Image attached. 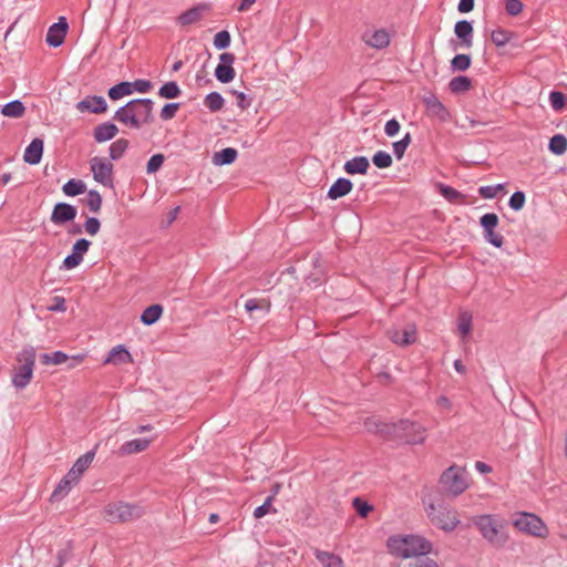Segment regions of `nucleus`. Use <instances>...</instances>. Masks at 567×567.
Here are the masks:
<instances>
[{"label":"nucleus","mask_w":567,"mask_h":567,"mask_svg":"<svg viewBox=\"0 0 567 567\" xmlns=\"http://www.w3.org/2000/svg\"><path fill=\"white\" fill-rule=\"evenodd\" d=\"M365 426L369 431H377L383 435L399 439L408 444H420L426 439V427L421 423L411 420H400L396 423H377L367 421Z\"/></svg>","instance_id":"1"},{"label":"nucleus","mask_w":567,"mask_h":567,"mask_svg":"<svg viewBox=\"0 0 567 567\" xmlns=\"http://www.w3.org/2000/svg\"><path fill=\"white\" fill-rule=\"evenodd\" d=\"M153 107L151 99H135L117 109L114 120L131 128H141L154 121Z\"/></svg>","instance_id":"2"},{"label":"nucleus","mask_w":567,"mask_h":567,"mask_svg":"<svg viewBox=\"0 0 567 567\" xmlns=\"http://www.w3.org/2000/svg\"><path fill=\"white\" fill-rule=\"evenodd\" d=\"M386 545L392 555L402 559L427 555L432 551V543L416 534L391 536Z\"/></svg>","instance_id":"3"},{"label":"nucleus","mask_w":567,"mask_h":567,"mask_svg":"<svg viewBox=\"0 0 567 567\" xmlns=\"http://www.w3.org/2000/svg\"><path fill=\"white\" fill-rule=\"evenodd\" d=\"M474 525L480 530L482 537L494 546H503L508 540L506 522L504 519L486 514L476 517Z\"/></svg>","instance_id":"4"},{"label":"nucleus","mask_w":567,"mask_h":567,"mask_svg":"<svg viewBox=\"0 0 567 567\" xmlns=\"http://www.w3.org/2000/svg\"><path fill=\"white\" fill-rule=\"evenodd\" d=\"M468 481L470 475L464 467L452 465L442 473L440 485L445 494L455 497L467 489Z\"/></svg>","instance_id":"5"},{"label":"nucleus","mask_w":567,"mask_h":567,"mask_svg":"<svg viewBox=\"0 0 567 567\" xmlns=\"http://www.w3.org/2000/svg\"><path fill=\"white\" fill-rule=\"evenodd\" d=\"M425 512L432 524L444 532H452L460 524L456 511L443 503H431L425 507Z\"/></svg>","instance_id":"6"},{"label":"nucleus","mask_w":567,"mask_h":567,"mask_svg":"<svg viewBox=\"0 0 567 567\" xmlns=\"http://www.w3.org/2000/svg\"><path fill=\"white\" fill-rule=\"evenodd\" d=\"M35 353L33 349L23 350L18 355V365L12 372V384L14 388L22 390L31 381L34 370Z\"/></svg>","instance_id":"7"},{"label":"nucleus","mask_w":567,"mask_h":567,"mask_svg":"<svg viewBox=\"0 0 567 567\" xmlns=\"http://www.w3.org/2000/svg\"><path fill=\"white\" fill-rule=\"evenodd\" d=\"M144 514L142 506L124 502L110 503L104 507V515L112 523H126Z\"/></svg>","instance_id":"8"},{"label":"nucleus","mask_w":567,"mask_h":567,"mask_svg":"<svg viewBox=\"0 0 567 567\" xmlns=\"http://www.w3.org/2000/svg\"><path fill=\"white\" fill-rule=\"evenodd\" d=\"M513 526L527 535L545 538L548 535V528L540 517L535 514L520 512L513 517Z\"/></svg>","instance_id":"9"},{"label":"nucleus","mask_w":567,"mask_h":567,"mask_svg":"<svg viewBox=\"0 0 567 567\" xmlns=\"http://www.w3.org/2000/svg\"><path fill=\"white\" fill-rule=\"evenodd\" d=\"M93 179L106 188L114 187V165L106 157L94 156L90 159Z\"/></svg>","instance_id":"10"},{"label":"nucleus","mask_w":567,"mask_h":567,"mask_svg":"<svg viewBox=\"0 0 567 567\" xmlns=\"http://www.w3.org/2000/svg\"><path fill=\"white\" fill-rule=\"evenodd\" d=\"M480 224L483 228L484 239L496 248H501L504 244V237L495 231L498 225V216L494 213L484 214L480 218Z\"/></svg>","instance_id":"11"},{"label":"nucleus","mask_w":567,"mask_h":567,"mask_svg":"<svg viewBox=\"0 0 567 567\" xmlns=\"http://www.w3.org/2000/svg\"><path fill=\"white\" fill-rule=\"evenodd\" d=\"M90 246V240L85 238L78 239L72 247V252L64 258L61 269L70 270L78 267L83 261V257L87 252Z\"/></svg>","instance_id":"12"},{"label":"nucleus","mask_w":567,"mask_h":567,"mask_svg":"<svg viewBox=\"0 0 567 567\" xmlns=\"http://www.w3.org/2000/svg\"><path fill=\"white\" fill-rule=\"evenodd\" d=\"M212 11V7L208 3H199L182 14L176 19L177 24L181 27H188L202 21Z\"/></svg>","instance_id":"13"},{"label":"nucleus","mask_w":567,"mask_h":567,"mask_svg":"<svg viewBox=\"0 0 567 567\" xmlns=\"http://www.w3.org/2000/svg\"><path fill=\"white\" fill-rule=\"evenodd\" d=\"M220 63L215 69V76L221 83H229L234 80L236 72L233 68L235 56L233 53H221Z\"/></svg>","instance_id":"14"},{"label":"nucleus","mask_w":567,"mask_h":567,"mask_svg":"<svg viewBox=\"0 0 567 567\" xmlns=\"http://www.w3.org/2000/svg\"><path fill=\"white\" fill-rule=\"evenodd\" d=\"M68 29L69 24L66 19L64 17H60L59 21L49 28L45 42L53 48L60 47L64 42Z\"/></svg>","instance_id":"15"},{"label":"nucleus","mask_w":567,"mask_h":567,"mask_svg":"<svg viewBox=\"0 0 567 567\" xmlns=\"http://www.w3.org/2000/svg\"><path fill=\"white\" fill-rule=\"evenodd\" d=\"M362 41L377 50H382L390 44V34L385 29L367 30L362 33Z\"/></svg>","instance_id":"16"},{"label":"nucleus","mask_w":567,"mask_h":567,"mask_svg":"<svg viewBox=\"0 0 567 567\" xmlns=\"http://www.w3.org/2000/svg\"><path fill=\"white\" fill-rule=\"evenodd\" d=\"M423 102L426 114L430 117L439 120L440 122H446L450 118V112L434 94L425 96Z\"/></svg>","instance_id":"17"},{"label":"nucleus","mask_w":567,"mask_h":567,"mask_svg":"<svg viewBox=\"0 0 567 567\" xmlns=\"http://www.w3.org/2000/svg\"><path fill=\"white\" fill-rule=\"evenodd\" d=\"M76 208L68 203H58L51 213V221L55 225H62L73 220L76 217Z\"/></svg>","instance_id":"18"},{"label":"nucleus","mask_w":567,"mask_h":567,"mask_svg":"<svg viewBox=\"0 0 567 567\" xmlns=\"http://www.w3.org/2000/svg\"><path fill=\"white\" fill-rule=\"evenodd\" d=\"M76 110L81 113L89 112L93 114H101L107 110V103L103 96H86L82 101L78 102Z\"/></svg>","instance_id":"19"},{"label":"nucleus","mask_w":567,"mask_h":567,"mask_svg":"<svg viewBox=\"0 0 567 567\" xmlns=\"http://www.w3.org/2000/svg\"><path fill=\"white\" fill-rule=\"evenodd\" d=\"M454 33L461 41V47L470 49L473 45V24L467 20H460L454 25Z\"/></svg>","instance_id":"20"},{"label":"nucleus","mask_w":567,"mask_h":567,"mask_svg":"<svg viewBox=\"0 0 567 567\" xmlns=\"http://www.w3.org/2000/svg\"><path fill=\"white\" fill-rule=\"evenodd\" d=\"M389 339L399 346H409L415 341V328L406 327L402 331L396 328H391L386 332Z\"/></svg>","instance_id":"21"},{"label":"nucleus","mask_w":567,"mask_h":567,"mask_svg":"<svg viewBox=\"0 0 567 567\" xmlns=\"http://www.w3.org/2000/svg\"><path fill=\"white\" fill-rule=\"evenodd\" d=\"M313 555L321 567H344V561L341 556L332 551L315 548Z\"/></svg>","instance_id":"22"},{"label":"nucleus","mask_w":567,"mask_h":567,"mask_svg":"<svg viewBox=\"0 0 567 567\" xmlns=\"http://www.w3.org/2000/svg\"><path fill=\"white\" fill-rule=\"evenodd\" d=\"M43 154V141L41 138H33L27 146L23 155L25 163L37 165L40 163Z\"/></svg>","instance_id":"23"},{"label":"nucleus","mask_w":567,"mask_h":567,"mask_svg":"<svg viewBox=\"0 0 567 567\" xmlns=\"http://www.w3.org/2000/svg\"><path fill=\"white\" fill-rule=\"evenodd\" d=\"M118 133V128L114 123L104 122L94 127L93 137L97 143H105L114 138Z\"/></svg>","instance_id":"24"},{"label":"nucleus","mask_w":567,"mask_h":567,"mask_svg":"<svg viewBox=\"0 0 567 567\" xmlns=\"http://www.w3.org/2000/svg\"><path fill=\"white\" fill-rule=\"evenodd\" d=\"M151 442L152 440L146 437L127 441L121 445V447L118 449V453L121 455H131L143 452L150 446Z\"/></svg>","instance_id":"25"},{"label":"nucleus","mask_w":567,"mask_h":567,"mask_svg":"<svg viewBox=\"0 0 567 567\" xmlns=\"http://www.w3.org/2000/svg\"><path fill=\"white\" fill-rule=\"evenodd\" d=\"M351 189L352 182L348 178L340 177L330 186L328 197L330 199H338L349 194Z\"/></svg>","instance_id":"26"},{"label":"nucleus","mask_w":567,"mask_h":567,"mask_svg":"<svg viewBox=\"0 0 567 567\" xmlns=\"http://www.w3.org/2000/svg\"><path fill=\"white\" fill-rule=\"evenodd\" d=\"M132 362V355L128 352V350L120 344L114 347L107 354V357L104 360V363H113V364H121V363H128Z\"/></svg>","instance_id":"27"},{"label":"nucleus","mask_w":567,"mask_h":567,"mask_svg":"<svg viewBox=\"0 0 567 567\" xmlns=\"http://www.w3.org/2000/svg\"><path fill=\"white\" fill-rule=\"evenodd\" d=\"M370 166L369 159L365 156H355L346 162L343 169L348 174H365Z\"/></svg>","instance_id":"28"},{"label":"nucleus","mask_w":567,"mask_h":567,"mask_svg":"<svg viewBox=\"0 0 567 567\" xmlns=\"http://www.w3.org/2000/svg\"><path fill=\"white\" fill-rule=\"evenodd\" d=\"M237 156V150L233 147H227L221 150L220 152H216L213 155L212 162L216 166L229 165L236 161Z\"/></svg>","instance_id":"29"},{"label":"nucleus","mask_w":567,"mask_h":567,"mask_svg":"<svg viewBox=\"0 0 567 567\" xmlns=\"http://www.w3.org/2000/svg\"><path fill=\"white\" fill-rule=\"evenodd\" d=\"M162 313L163 307L161 305H152L142 312L141 321L145 326H152L161 318Z\"/></svg>","instance_id":"30"},{"label":"nucleus","mask_w":567,"mask_h":567,"mask_svg":"<svg viewBox=\"0 0 567 567\" xmlns=\"http://www.w3.org/2000/svg\"><path fill=\"white\" fill-rule=\"evenodd\" d=\"M130 146V142L125 138L114 141L109 147L110 161H118L123 157Z\"/></svg>","instance_id":"31"},{"label":"nucleus","mask_w":567,"mask_h":567,"mask_svg":"<svg viewBox=\"0 0 567 567\" xmlns=\"http://www.w3.org/2000/svg\"><path fill=\"white\" fill-rule=\"evenodd\" d=\"M25 107L20 100L11 101L2 105V115L13 118L23 116Z\"/></svg>","instance_id":"32"},{"label":"nucleus","mask_w":567,"mask_h":567,"mask_svg":"<svg viewBox=\"0 0 567 567\" xmlns=\"http://www.w3.org/2000/svg\"><path fill=\"white\" fill-rule=\"evenodd\" d=\"M471 87V79L464 75L455 76L449 83L450 91L455 94L467 92Z\"/></svg>","instance_id":"33"},{"label":"nucleus","mask_w":567,"mask_h":567,"mask_svg":"<svg viewBox=\"0 0 567 567\" xmlns=\"http://www.w3.org/2000/svg\"><path fill=\"white\" fill-rule=\"evenodd\" d=\"M133 93V85L131 82H121L114 86H112L107 94L111 100H120L123 96L130 95Z\"/></svg>","instance_id":"34"},{"label":"nucleus","mask_w":567,"mask_h":567,"mask_svg":"<svg viewBox=\"0 0 567 567\" xmlns=\"http://www.w3.org/2000/svg\"><path fill=\"white\" fill-rule=\"evenodd\" d=\"M85 188V184L81 179H70L62 186L63 193L70 197L83 194Z\"/></svg>","instance_id":"35"},{"label":"nucleus","mask_w":567,"mask_h":567,"mask_svg":"<svg viewBox=\"0 0 567 567\" xmlns=\"http://www.w3.org/2000/svg\"><path fill=\"white\" fill-rule=\"evenodd\" d=\"M548 148L555 155H563L567 151V138L563 134L554 135L549 141Z\"/></svg>","instance_id":"36"},{"label":"nucleus","mask_w":567,"mask_h":567,"mask_svg":"<svg viewBox=\"0 0 567 567\" xmlns=\"http://www.w3.org/2000/svg\"><path fill=\"white\" fill-rule=\"evenodd\" d=\"M224 103L225 100L218 92H212L204 99V104L210 112L220 111L224 106Z\"/></svg>","instance_id":"37"},{"label":"nucleus","mask_w":567,"mask_h":567,"mask_svg":"<svg viewBox=\"0 0 567 567\" xmlns=\"http://www.w3.org/2000/svg\"><path fill=\"white\" fill-rule=\"evenodd\" d=\"M94 456H95V452L94 451L86 452L85 454H83L82 456H80L75 461V463L73 464V466L71 468L74 472H76L80 475H82L89 468L91 463L93 462Z\"/></svg>","instance_id":"38"},{"label":"nucleus","mask_w":567,"mask_h":567,"mask_svg":"<svg viewBox=\"0 0 567 567\" xmlns=\"http://www.w3.org/2000/svg\"><path fill=\"white\" fill-rule=\"evenodd\" d=\"M181 93L182 91L175 81L166 82L158 90V95L163 99H176Z\"/></svg>","instance_id":"39"},{"label":"nucleus","mask_w":567,"mask_h":567,"mask_svg":"<svg viewBox=\"0 0 567 567\" xmlns=\"http://www.w3.org/2000/svg\"><path fill=\"white\" fill-rule=\"evenodd\" d=\"M436 187L439 188L441 195L449 202L451 203H455V202H458L460 199H462L464 196L463 194H461L457 189L449 186V185H445V184H442V183H437L436 184Z\"/></svg>","instance_id":"40"},{"label":"nucleus","mask_w":567,"mask_h":567,"mask_svg":"<svg viewBox=\"0 0 567 567\" xmlns=\"http://www.w3.org/2000/svg\"><path fill=\"white\" fill-rule=\"evenodd\" d=\"M41 361L43 364H62L68 361L69 357L66 353L62 351H54L52 353H43L41 354Z\"/></svg>","instance_id":"41"},{"label":"nucleus","mask_w":567,"mask_h":567,"mask_svg":"<svg viewBox=\"0 0 567 567\" xmlns=\"http://www.w3.org/2000/svg\"><path fill=\"white\" fill-rule=\"evenodd\" d=\"M457 330L462 338H466L472 330V316L468 312H462L457 321Z\"/></svg>","instance_id":"42"},{"label":"nucleus","mask_w":567,"mask_h":567,"mask_svg":"<svg viewBox=\"0 0 567 567\" xmlns=\"http://www.w3.org/2000/svg\"><path fill=\"white\" fill-rule=\"evenodd\" d=\"M471 66V56L468 54H456L451 61L453 71H466Z\"/></svg>","instance_id":"43"},{"label":"nucleus","mask_w":567,"mask_h":567,"mask_svg":"<svg viewBox=\"0 0 567 567\" xmlns=\"http://www.w3.org/2000/svg\"><path fill=\"white\" fill-rule=\"evenodd\" d=\"M86 206L92 213H99L102 206V197L95 189H91L86 195Z\"/></svg>","instance_id":"44"},{"label":"nucleus","mask_w":567,"mask_h":567,"mask_svg":"<svg viewBox=\"0 0 567 567\" xmlns=\"http://www.w3.org/2000/svg\"><path fill=\"white\" fill-rule=\"evenodd\" d=\"M372 163L378 168H388V167H390L392 165L393 161H392L391 155L388 152H385V151H378L372 156Z\"/></svg>","instance_id":"45"},{"label":"nucleus","mask_w":567,"mask_h":567,"mask_svg":"<svg viewBox=\"0 0 567 567\" xmlns=\"http://www.w3.org/2000/svg\"><path fill=\"white\" fill-rule=\"evenodd\" d=\"M549 103L553 110L561 111L566 106L567 97L561 92L553 91L549 94Z\"/></svg>","instance_id":"46"},{"label":"nucleus","mask_w":567,"mask_h":567,"mask_svg":"<svg viewBox=\"0 0 567 567\" xmlns=\"http://www.w3.org/2000/svg\"><path fill=\"white\" fill-rule=\"evenodd\" d=\"M230 41L229 32L227 30H223L215 34L213 43L217 50H224L230 45Z\"/></svg>","instance_id":"47"},{"label":"nucleus","mask_w":567,"mask_h":567,"mask_svg":"<svg viewBox=\"0 0 567 567\" xmlns=\"http://www.w3.org/2000/svg\"><path fill=\"white\" fill-rule=\"evenodd\" d=\"M72 486L73 484H71L66 478L63 477L55 487V489L53 491L51 498L61 499L65 497L70 493Z\"/></svg>","instance_id":"48"},{"label":"nucleus","mask_w":567,"mask_h":567,"mask_svg":"<svg viewBox=\"0 0 567 567\" xmlns=\"http://www.w3.org/2000/svg\"><path fill=\"white\" fill-rule=\"evenodd\" d=\"M504 189V184L486 185L478 188V194L486 199H492Z\"/></svg>","instance_id":"49"},{"label":"nucleus","mask_w":567,"mask_h":567,"mask_svg":"<svg viewBox=\"0 0 567 567\" xmlns=\"http://www.w3.org/2000/svg\"><path fill=\"white\" fill-rule=\"evenodd\" d=\"M410 143H411L410 133H406L402 140L393 143V153L398 159L402 158V156L404 155Z\"/></svg>","instance_id":"50"},{"label":"nucleus","mask_w":567,"mask_h":567,"mask_svg":"<svg viewBox=\"0 0 567 567\" xmlns=\"http://www.w3.org/2000/svg\"><path fill=\"white\" fill-rule=\"evenodd\" d=\"M164 161H165V157L163 154L153 155L146 164L147 174L156 173L163 166Z\"/></svg>","instance_id":"51"},{"label":"nucleus","mask_w":567,"mask_h":567,"mask_svg":"<svg viewBox=\"0 0 567 567\" xmlns=\"http://www.w3.org/2000/svg\"><path fill=\"white\" fill-rule=\"evenodd\" d=\"M525 194L520 190L515 192L508 202V205L514 210H520L525 205Z\"/></svg>","instance_id":"52"},{"label":"nucleus","mask_w":567,"mask_h":567,"mask_svg":"<svg viewBox=\"0 0 567 567\" xmlns=\"http://www.w3.org/2000/svg\"><path fill=\"white\" fill-rule=\"evenodd\" d=\"M179 109L178 103H167L161 110V118L164 121L172 120Z\"/></svg>","instance_id":"53"},{"label":"nucleus","mask_w":567,"mask_h":567,"mask_svg":"<svg viewBox=\"0 0 567 567\" xmlns=\"http://www.w3.org/2000/svg\"><path fill=\"white\" fill-rule=\"evenodd\" d=\"M352 504L358 514L362 517H365L372 511V506L359 497L353 498Z\"/></svg>","instance_id":"54"},{"label":"nucleus","mask_w":567,"mask_h":567,"mask_svg":"<svg viewBox=\"0 0 567 567\" xmlns=\"http://www.w3.org/2000/svg\"><path fill=\"white\" fill-rule=\"evenodd\" d=\"M101 223L96 217H89L84 223V230L94 236L100 231Z\"/></svg>","instance_id":"55"},{"label":"nucleus","mask_w":567,"mask_h":567,"mask_svg":"<svg viewBox=\"0 0 567 567\" xmlns=\"http://www.w3.org/2000/svg\"><path fill=\"white\" fill-rule=\"evenodd\" d=\"M48 310L52 312H64L66 310L65 299L61 296L53 297L51 303L48 306Z\"/></svg>","instance_id":"56"},{"label":"nucleus","mask_w":567,"mask_h":567,"mask_svg":"<svg viewBox=\"0 0 567 567\" xmlns=\"http://www.w3.org/2000/svg\"><path fill=\"white\" fill-rule=\"evenodd\" d=\"M236 96V105L243 111L247 110L251 105V97L247 96L244 92L233 91Z\"/></svg>","instance_id":"57"},{"label":"nucleus","mask_w":567,"mask_h":567,"mask_svg":"<svg viewBox=\"0 0 567 567\" xmlns=\"http://www.w3.org/2000/svg\"><path fill=\"white\" fill-rule=\"evenodd\" d=\"M491 39L496 47H503L509 40L507 33L503 30H494L492 32Z\"/></svg>","instance_id":"58"},{"label":"nucleus","mask_w":567,"mask_h":567,"mask_svg":"<svg viewBox=\"0 0 567 567\" xmlns=\"http://www.w3.org/2000/svg\"><path fill=\"white\" fill-rule=\"evenodd\" d=\"M523 3L520 0H506L505 9L509 16H517L523 11Z\"/></svg>","instance_id":"59"},{"label":"nucleus","mask_w":567,"mask_h":567,"mask_svg":"<svg viewBox=\"0 0 567 567\" xmlns=\"http://www.w3.org/2000/svg\"><path fill=\"white\" fill-rule=\"evenodd\" d=\"M272 496H268L262 505L258 506L254 511L255 518H261L267 515L271 509Z\"/></svg>","instance_id":"60"},{"label":"nucleus","mask_w":567,"mask_h":567,"mask_svg":"<svg viewBox=\"0 0 567 567\" xmlns=\"http://www.w3.org/2000/svg\"><path fill=\"white\" fill-rule=\"evenodd\" d=\"M400 128H401L400 123L395 118H392L385 123L384 133L389 137H393L400 132Z\"/></svg>","instance_id":"61"},{"label":"nucleus","mask_w":567,"mask_h":567,"mask_svg":"<svg viewBox=\"0 0 567 567\" xmlns=\"http://www.w3.org/2000/svg\"><path fill=\"white\" fill-rule=\"evenodd\" d=\"M133 92L147 93L152 89V83L148 80H136L132 83Z\"/></svg>","instance_id":"62"},{"label":"nucleus","mask_w":567,"mask_h":567,"mask_svg":"<svg viewBox=\"0 0 567 567\" xmlns=\"http://www.w3.org/2000/svg\"><path fill=\"white\" fill-rule=\"evenodd\" d=\"M474 9V0H460L457 10L460 13H468Z\"/></svg>","instance_id":"63"},{"label":"nucleus","mask_w":567,"mask_h":567,"mask_svg":"<svg viewBox=\"0 0 567 567\" xmlns=\"http://www.w3.org/2000/svg\"><path fill=\"white\" fill-rule=\"evenodd\" d=\"M411 567H440L439 564L429 558V557H425L423 559H419L415 564L411 565Z\"/></svg>","instance_id":"64"}]
</instances>
